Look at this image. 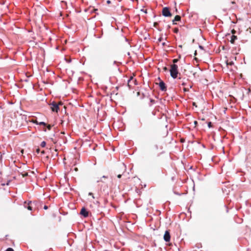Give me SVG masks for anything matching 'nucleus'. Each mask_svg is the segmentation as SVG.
I'll return each mask as SVG.
<instances>
[{
	"instance_id": "393cba45",
	"label": "nucleus",
	"mask_w": 251,
	"mask_h": 251,
	"mask_svg": "<svg viewBox=\"0 0 251 251\" xmlns=\"http://www.w3.org/2000/svg\"><path fill=\"white\" fill-rule=\"evenodd\" d=\"M44 209H47L48 207H47V206H46V205H45V206H44Z\"/></svg>"
},
{
	"instance_id": "6ab92c4d",
	"label": "nucleus",
	"mask_w": 251,
	"mask_h": 251,
	"mask_svg": "<svg viewBox=\"0 0 251 251\" xmlns=\"http://www.w3.org/2000/svg\"><path fill=\"white\" fill-rule=\"evenodd\" d=\"M183 90H184V92H186V91H188V89H187V88H184L183 89Z\"/></svg>"
},
{
	"instance_id": "39448f33",
	"label": "nucleus",
	"mask_w": 251,
	"mask_h": 251,
	"mask_svg": "<svg viewBox=\"0 0 251 251\" xmlns=\"http://www.w3.org/2000/svg\"><path fill=\"white\" fill-rule=\"evenodd\" d=\"M80 214L82 215H83L85 217H86L88 215V212L86 210V209L84 208H82Z\"/></svg>"
},
{
	"instance_id": "f3484780",
	"label": "nucleus",
	"mask_w": 251,
	"mask_h": 251,
	"mask_svg": "<svg viewBox=\"0 0 251 251\" xmlns=\"http://www.w3.org/2000/svg\"><path fill=\"white\" fill-rule=\"evenodd\" d=\"M39 151H40V150H39V149H37L36 150V152H37V153H39Z\"/></svg>"
},
{
	"instance_id": "c756f323",
	"label": "nucleus",
	"mask_w": 251,
	"mask_h": 251,
	"mask_svg": "<svg viewBox=\"0 0 251 251\" xmlns=\"http://www.w3.org/2000/svg\"><path fill=\"white\" fill-rule=\"evenodd\" d=\"M156 25H157V23H154V26H156Z\"/></svg>"
},
{
	"instance_id": "2eb2a0df",
	"label": "nucleus",
	"mask_w": 251,
	"mask_h": 251,
	"mask_svg": "<svg viewBox=\"0 0 251 251\" xmlns=\"http://www.w3.org/2000/svg\"><path fill=\"white\" fill-rule=\"evenodd\" d=\"M178 29L177 28H175V29H174V31H175V32H176V33H177V32H178Z\"/></svg>"
},
{
	"instance_id": "72a5a7b5",
	"label": "nucleus",
	"mask_w": 251,
	"mask_h": 251,
	"mask_svg": "<svg viewBox=\"0 0 251 251\" xmlns=\"http://www.w3.org/2000/svg\"><path fill=\"white\" fill-rule=\"evenodd\" d=\"M77 168H75V171H77Z\"/></svg>"
},
{
	"instance_id": "423d86ee",
	"label": "nucleus",
	"mask_w": 251,
	"mask_h": 251,
	"mask_svg": "<svg viewBox=\"0 0 251 251\" xmlns=\"http://www.w3.org/2000/svg\"><path fill=\"white\" fill-rule=\"evenodd\" d=\"M159 86L161 90L164 91L166 90L165 83L163 81H160L159 83Z\"/></svg>"
},
{
	"instance_id": "5701e85b",
	"label": "nucleus",
	"mask_w": 251,
	"mask_h": 251,
	"mask_svg": "<svg viewBox=\"0 0 251 251\" xmlns=\"http://www.w3.org/2000/svg\"><path fill=\"white\" fill-rule=\"evenodd\" d=\"M24 176H27V173H25V174L23 175Z\"/></svg>"
},
{
	"instance_id": "4be33fe9",
	"label": "nucleus",
	"mask_w": 251,
	"mask_h": 251,
	"mask_svg": "<svg viewBox=\"0 0 251 251\" xmlns=\"http://www.w3.org/2000/svg\"><path fill=\"white\" fill-rule=\"evenodd\" d=\"M117 177H118V178H121V175H118L117 176Z\"/></svg>"
},
{
	"instance_id": "a878e982",
	"label": "nucleus",
	"mask_w": 251,
	"mask_h": 251,
	"mask_svg": "<svg viewBox=\"0 0 251 251\" xmlns=\"http://www.w3.org/2000/svg\"><path fill=\"white\" fill-rule=\"evenodd\" d=\"M194 124H195V125H196L197 124V121H195V122H194Z\"/></svg>"
},
{
	"instance_id": "a211bd4d",
	"label": "nucleus",
	"mask_w": 251,
	"mask_h": 251,
	"mask_svg": "<svg viewBox=\"0 0 251 251\" xmlns=\"http://www.w3.org/2000/svg\"><path fill=\"white\" fill-rule=\"evenodd\" d=\"M162 38L161 37H160L159 39H158V42H161L162 41Z\"/></svg>"
},
{
	"instance_id": "20e7f679",
	"label": "nucleus",
	"mask_w": 251,
	"mask_h": 251,
	"mask_svg": "<svg viewBox=\"0 0 251 251\" xmlns=\"http://www.w3.org/2000/svg\"><path fill=\"white\" fill-rule=\"evenodd\" d=\"M164 239L166 242H168L170 240V235L168 231H166L164 235Z\"/></svg>"
},
{
	"instance_id": "4468645a",
	"label": "nucleus",
	"mask_w": 251,
	"mask_h": 251,
	"mask_svg": "<svg viewBox=\"0 0 251 251\" xmlns=\"http://www.w3.org/2000/svg\"><path fill=\"white\" fill-rule=\"evenodd\" d=\"M33 122L34 123H36V124H39V122H38L37 120L33 121Z\"/></svg>"
},
{
	"instance_id": "bb28decb",
	"label": "nucleus",
	"mask_w": 251,
	"mask_h": 251,
	"mask_svg": "<svg viewBox=\"0 0 251 251\" xmlns=\"http://www.w3.org/2000/svg\"><path fill=\"white\" fill-rule=\"evenodd\" d=\"M21 152L23 154L24 153V150H22Z\"/></svg>"
},
{
	"instance_id": "f704fd0d",
	"label": "nucleus",
	"mask_w": 251,
	"mask_h": 251,
	"mask_svg": "<svg viewBox=\"0 0 251 251\" xmlns=\"http://www.w3.org/2000/svg\"><path fill=\"white\" fill-rule=\"evenodd\" d=\"M196 54V51H195V55Z\"/></svg>"
},
{
	"instance_id": "9b49d317",
	"label": "nucleus",
	"mask_w": 251,
	"mask_h": 251,
	"mask_svg": "<svg viewBox=\"0 0 251 251\" xmlns=\"http://www.w3.org/2000/svg\"><path fill=\"white\" fill-rule=\"evenodd\" d=\"M39 125H42L45 126L46 123L44 122H41L39 123Z\"/></svg>"
},
{
	"instance_id": "9d476101",
	"label": "nucleus",
	"mask_w": 251,
	"mask_h": 251,
	"mask_svg": "<svg viewBox=\"0 0 251 251\" xmlns=\"http://www.w3.org/2000/svg\"><path fill=\"white\" fill-rule=\"evenodd\" d=\"M233 64V62H232V61L229 62H228V61H227V62H226V65H227V66H228V65H232Z\"/></svg>"
},
{
	"instance_id": "2f4dec72",
	"label": "nucleus",
	"mask_w": 251,
	"mask_h": 251,
	"mask_svg": "<svg viewBox=\"0 0 251 251\" xmlns=\"http://www.w3.org/2000/svg\"><path fill=\"white\" fill-rule=\"evenodd\" d=\"M162 45H163V46H164V45H165V43H162Z\"/></svg>"
},
{
	"instance_id": "7ed1b4c3",
	"label": "nucleus",
	"mask_w": 251,
	"mask_h": 251,
	"mask_svg": "<svg viewBox=\"0 0 251 251\" xmlns=\"http://www.w3.org/2000/svg\"><path fill=\"white\" fill-rule=\"evenodd\" d=\"M50 108L52 111H55L57 112L58 110L59 109L58 105L56 103L53 102L51 103Z\"/></svg>"
},
{
	"instance_id": "473e14b6",
	"label": "nucleus",
	"mask_w": 251,
	"mask_h": 251,
	"mask_svg": "<svg viewBox=\"0 0 251 251\" xmlns=\"http://www.w3.org/2000/svg\"><path fill=\"white\" fill-rule=\"evenodd\" d=\"M42 153H44V151H42Z\"/></svg>"
},
{
	"instance_id": "ddd939ff",
	"label": "nucleus",
	"mask_w": 251,
	"mask_h": 251,
	"mask_svg": "<svg viewBox=\"0 0 251 251\" xmlns=\"http://www.w3.org/2000/svg\"><path fill=\"white\" fill-rule=\"evenodd\" d=\"M208 127L210 128L211 126H212V125H211V122H209L208 123Z\"/></svg>"
},
{
	"instance_id": "f257e3e1",
	"label": "nucleus",
	"mask_w": 251,
	"mask_h": 251,
	"mask_svg": "<svg viewBox=\"0 0 251 251\" xmlns=\"http://www.w3.org/2000/svg\"><path fill=\"white\" fill-rule=\"evenodd\" d=\"M170 73L171 76L173 78H176L177 77L178 72L177 67L176 65L174 64L171 66Z\"/></svg>"
},
{
	"instance_id": "0eeeda50",
	"label": "nucleus",
	"mask_w": 251,
	"mask_h": 251,
	"mask_svg": "<svg viewBox=\"0 0 251 251\" xmlns=\"http://www.w3.org/2000/svg\"><path fill=\"white\" fill-rule=\"evenodd\" d=\"M180 20V17L178 15H176L175 16L174 20L173 21V24H176L175 23V21H179Z\"/></svg>"
},
{
	"instance_id": "412c9836",
	"label": "nucleus",
	"mask_w": 251,
	"mask_h": 251,
	"mask_svg": "<svg viewBox=\"0 0 251 251\" xmlns=\"http://www.w3.org/2000/svg\"><path fill=\"white\" fill-rule=\"evenodd\" d=\"M194 106H195L196 107H197V105L196 104V102H193V103Z\"/></svg>"
},
{
	"instance_id": "cd10ccee",
	"label": "nucleus",
	"mask_w": 251,
	"mask_h": 251,
	"mask_svg": "<svg viewBox=\"0 0 251 251\" xmlns=\"http://www.w3.org/2000/svg\"><path fill=\"white\" fill-rule=\"evenodd\" d=\"M61 104H62V103H61V102H60L58 104V105H61Z\"/></svg>"
},
{
	"instance_id": "6e6552de",
	"label": "nucleus",
	"mask_w": 251,
	"mask_h": 251,
	"mask_svg": "<svg viewBox=\"0 0 251 251\" xmlns=\"http://www.w3.org/2000/svg\"><path fill=\"white\" fill-rule=\"evenodd\" d=\"M236 39L237 37L236 36L232 35L230 40L231 43L233 44Z\"/></svg>"
},
{
	"instance_id": "b1692460",
	"label": "nucleus",
	"mask_w": 251,
	"mask_h": 251,
	"mask_svg": "<svg viewBox=\"0 0 251 251\" xmlns=\"http://www.w3.org/2000/svg\"><path fill=\"white\" fill-rule=\"evenodd\" d=\"M50 127H51V126H50V125H49V126H48V128L49 129H50Z\"/></svg>"
},
{
	"instance_id": "7c9ffc66",
	"label": "nucleus",
	"mask_w": 251,
	"mask_h": 251,
	"mask_svg": "<svg viewBox=\"0 0 251 251\" xmlns=\"http://www.w3.org/2000/svg\"><path fill=\"white\" fill-rule=\"evenodd\" d=\"M142 11H144V12L145 13H147V11H146V10H145V11H144L143 10H142Z\"/></svg>"
},
{
	"instance_id": "dca6fc26",
	"label": "nucleus",
	"mask_w": 251,
	"mask_h": 251,
	"mask_svg": "<svg viewBox=\"0 0 251 251\" xmlns=\"http://www.w3.org/2000/svg\"><path fill=\"white\" fill-rule=\"evenodd\" d=\"M27 209H28V210H31L32 208H31V206H28V207H27Z\"/></svg>"
},
{
	"instance_id": "1a4fd4ad",
	"label": "nucleus",
	"mask_w": 251,
	"mask_h": 251,
	"mask_svg": "<svg viewBox=\"0 0 251 251\" xmlns=\"http://www.w3.org/2000/svg\"><path fill=\"white\" fill-rule=\"evenodd\" d=\"M46 145V143L45 141H43L41 143V146L42 147H45V146Z\"/></svg>"
},
{
	"instance_id": "f03ea898",
	"label": "nucleus",
	"mask_w": 251,
	"mask_h": 251,
	"mask_svg": "<svg viewBox=\"0 0 251 251\" xmlns=\"http://www.w3.org/2000/svg\"><path fill=\"white\" fill-rule=\"evenodd\" d=\"M162 14L165 17H169L171 16V14L170 12L169 9L167 7H165L163 9Z\"/></svg>"
},
{
	"instance_id": "c85d7f7f",
	"label": "nucleus",
	"mask_w": 251,
	"mask_h": 251,
	"mask_svg": "<svg viewBox=\"0 0 251 251\" xmlns=\"http://www.w3.org/2000/svg\"><path fill=\"white\" fill-rule=\"evenodd\" d=\"M107 2L108 3H110V0H107Z\"/></svg>"
},
{
	"instance_id": "aec40b11",
	"label": "nucleus",
	"mask_w": 251,
	"mask_h": 251,
	"mask_svg": "<svg viewBox=\"0 0 251 251\" xmlns=\"http://www.w3.org/2000/svg\"><path fill=\"white\" fill-rule=\"evenodd\" d=\"M177 61V59H174V60H173V62L174 63L176 62Z\"/></svg>"
},
{
	"instance_id": "f8f14e48",
	"label": "nucleus",
	"mask_w": 251,
	"mask_h": 251,
	"mask_svg": "<svg viewBox=\"0 0 251 251\" xmlns=\"http://www.w3.org/2000/svg\"><path fill=\"white\" fill-rule=\"evenodd\" d=\"M6 251H14V250L12 248H9L6 250Z\"/></svg>"
}]
</instances>
